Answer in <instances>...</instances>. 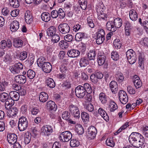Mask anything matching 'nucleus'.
<instances>
[{
  "label": "nucleus",
  "mask_w": 148,
  "mask_h": 148,
  "mask_svg": "<svg viewBox=\"0 0 148 148\" xmlns=\"http://www.w3.org/2000/svg\"><path fill=\"white\" fill-rule=\"evenodd\" d=\"M122 24V21L120 18H116L113 21H108L106 24L107 29L110 31L114 32L117 28L121 27Z\"/></svg>",
  "instance_id": "1"
},
{
  "label": "nucleus",
  "mask_w": 148,
  "mask_h": 148,
  "mask_svg": "<svg viewBox=\"0 0 148 148\" xmlns=\"http://www.w3.org/2000/svg\"><path fill=\"white\" fill-rule=\"evenodd\" d=\"M69 110L73 116L77 119L80 117V112L79 108L76 106L71 104L69 106Z\"/></svg>",
  "instance_id": "2"
},
{
  "label": "nucleus",
  "mask_w": 148,
  "mask_h": 148,
  "mask_svg": "<svg viewBox=\"0 0 148 148\" xmlns=\"http://www.w3.org/2000/svg\"><path fill=\"white\" fill-rule=\"evenodd\" d=\"M28 121L27 118L24 116H22L19 120L18 127L19 130L22 131L25 130L28 126Z\"/></svg>",
  "instance_id": "3"
},
{
  "label": "nucleus",
  "mask_w": 148,
  "mask_h": 148,
  "mask_svg": "<svg viewBox=\"0 0 148 148\" xmlns=\"http://www.w3.org/2000/svg\"><path fill=\"white\" fill-rule=\"evenodd\" d=\"M126 55L129 62L131 64L135 62L137 59L135 52L132 49L127 51L126 53Z\"/></svg>",
  "instance_id": "4"
},
{
  "label": "nucleus",
  "mask_w": 148,
  "mask_h": 148,
  "mask_svg": "<svg viewBox=\"0 0 148 148\" xmlns=\"http://www.w3.org/2000/svg\"><path fill=\"white\" fill-rule=\"evenodd\" d=\"M53 131V129L52 126L46 125L41 128L40 134L42 136H48L51 135Z\"/></svg>",
  "instance_id": "5"
},
{
  "label": "nucleus",
  "mask_w": 148,
  "mask_h": 148,
  "mask_svg": "<svg viewBox=\"0 0 148 148\" xmlns=\"http://www.w3.org/2000/svg\"><path fill=\"white\" fill-rule=\"evenodd\" d=\"M85 91L83 86L81 85L77 86L75 90L76 96L79 98H82L84 97L86 93Z\"/></svg>",
  "instance_id": "6"
},
{
  "label": "nucleus",
  "mask_w": 148,
  "mask_h": 148,
  "mask_svg": "<svg viewBox=\"0 0 148 148\" xmlns=\"http://www.w3.org/2000/svg\"><path fill=\"white\" fill-rule=\"evenodd\" d=\"M72 134L69 131H66L62 132L59 137L60 140L62 142H68L71 139Z\"/></svg>",
  "instance_id": "7"
},
{
  "label": "nucleus",
  "mask_w": 148,
  "mask_h": 148,
  "mask_svg": "<svg viewBox=\"0 0 148 148\" xmlns=\"http://www.w3.org/2000/svg\"><path fill=\"white\" fill-rule=\"evenodd\" d=\"M23 69L22 64L20 62L16 63L14 65L11 66L10 68V71L14 74L19 73L20 71Z\"/></svg>",
  "instance_id": "8"
},
{
  "label": "nucleus",
  "mask_w": 148,
  "mask_h": 148,
  "mask_svg": "<svg viewBox=\"0 0 148 148\" xmlns=\"http://www.w3.org/2000/svg\"><path fill=\"white\" fill-rule=\"evenodd\" d=\"M119 96L120 102L123 104L128 102V97L126 93L123 90H120L119 92Z\"/></svg>",
  "instance_id": "9"
},
{
  "label": "nucleus",
  "mask_w": 148,
  "mask_h": 148,
  "mask_svg": "<svg viewBox=\"0 0 148 148\" xmlns=\"http://www.w3.org/2000/svg\"><path fill=\"white\" fill-rule=\"evenodd\" d=\"M140 136V134L138 132H133L132 133L129 138L130 143L133 145H136L137 143L135 142L138 138V137Z\"/></svg>",
  "instance_id": "10"
},
{
  "label": "nucleus",
  "mask_w": 148,
  "mask_h": 148,
  "mask_svg": "<svg viewBox=\"0 0 148 148\" xmlns=\"http://www.w3.org/2000/svg\"><path fill=\"white\" fill-rule=\"evenodd\" d=\"M145 61L143 52L141 51L138 53V67L142 70L144 68V63Z\"/></svg>",
  "instance_id": "11"
},
{
  "label": "nucleus",
  "mask_w": 148,
  "mask_h": 148,
  "mask_svg": "<svg viewBox=\"0 0 148 148\" xmlns=\"http://www.w3.org/2000/svg\"><path fill=\"white\" fill-rule=\"evenodd\" d=\"M58 29L59 31L63 34L68 33L70 30L69 25L65 23L60 24L58 26Z\"/></svg>",
  "instance_id": "12"
},
{
  "label": "nucleus",
  "mask_w": 148,
  "mask_h": 148,
  "mask_svg": "<svg viewBox=\"0 0 148 148\" xmlns=\"http://www.w3.org/2000/svg\"><path fill=\"white\" fill-rule=\"evenodd\" d=\"M97 133L96 129L94 127H90L88 129L87 133L88 136L91 139H94Z\"/></svg>",
  "instance_id": "13"
},
{
  "label": "nucleus",
  "mask_w": 148,
  "mask_h": 148,
  "mask_svg": "<svg viewBox=\"0 0 148 148\" xmlns=\"http://www.w3.org/2000/svg\"><path fill=\"white\" fill-rule=\"evenodd\" d=\"M17 136L14 133H8L7 136V140L8 143L11 144H13L16 142Z\"/></svg>",
  "instance_id": "14"
},
{
  "label": "nucleus",
  "mask_w": 148,
  "mask_h": 148,
  "mask_svg": "<svg viewBox=\"0 0 148 148\" xmlns=\"http://www.w3.org/2000/svg\"><path fill=\"white\" fill-rule=\"evenodd\" d=\"M43 72L46 73H49L51 71L52 66L51 64L49 62H47L44 63L40 67Z\"/></svg>",
  "instance_id": "15"
},
{
  "label": "nucleus",
  "mask_w": 148,
  "mask_h": 148,
  "mask_svg": "<svg viewBox=\"0 0 148 148\" xmlns=\"http://www.w3.org/2000/svg\"><path fill=\"white\" fill-rule=\"evenodd\" d=\"M16 82L18 83L23 84L26 81V77L23 75H18L16 76L14 78Z\"/></svg>",
  "instance_id": "16"
},
{
  "label": "nucleus",
  "mask_w": 148,
  "mask_h": 148,
  "mask_svg": "<svg viewBox=\"0 0 148 148\" xmlns=\"http://www.w3.org/2000/svg\"><path fill=\"white\" fill-rule=\"evenodd\" d=\"M133 83L136 88H140L142 85V82L139 77L136 75H134V76Z\"/></svg>",
  "instance_id": "17"
},
{
  "label": "nucleus",
  "mask_w": 148,
  "mask_h": 148,
  "mask_svg": "<svg viewBox=\"0 0 148 148\" xmlns=\"http://www.w3.org/2000/svg\"><path fill=\"white\" fill-rule=\"evenodd\" d=\"M56 28L54 26L50 27L48 29L47 32V34L49 36H56L59 37V36L56 34Z\"/></svg>",
  "instance_id": "18"
},
{
  "label": "nucleus",
  "mask_w": 148,
  "mask_h": 148,
  "mask_svg": "<svg viewBox=\"0 0 148 148\" xmlns=\"http://www.w3.org/2000/svg\"><path fill=\"white\" fill-rule=\"evenodd\" d=\"M80 53L79 50L75 49H71L69 50L67 54L69 57L72 58L77 57L80 54Z\"/></svg>",
  "instance_id": "19"
},
{
  "label": "nucleus",
  "mask_w": 148,
  "mask_h": 148,
  "mask_svg": "<svg viewBox=\"0 0 148 148\" xmlns=\"http://www.w3.org/2000/svg\"><path fill=\"white\" fill-rule=\"evenodd\" d=\"M109 85L112 92L114 94L116 93L118 90L117 82L114 81H112L110 82Z\"/></svg>",
  "instance_id": "20"
},
{
  "label": "nucleus",
  "mask_w": 148,
  "mask_h": 148,
  "mask_svg": "<svg viewBox=\"0 0 148 148\" xmlns=\"http://www.w3.org/2000/svg\"><path fill=\"white\" fill-rule=\"evenodd\" d=\"M9 95L10 98H11L14 101H18L20 97L19 93L17 91H13L10 92L9 93Z\"/></svg>",
  "instance_id": "21"
},
{
  "label": "nucleus",
  "mask_w": 148,
  "mask_h": 148,
  "mask_svg": "<svg viewBox=\"0 0 148 148\" xmlns=\"http://www.w3.org/2000/svg\"><path fill=\"white\" fill-rule=\"evenodd\" d=\"M130 18L133 21H135L138 18V14L136 10L132 9L129 12Z\"/></svg>",
  "instance_id": "22"
},
{
  "label": "nucleus",
  "mask_w": 148,
  "mask_h": 148,
  "mask_svg": "<svg viewBox=\"0 0 148 148\" xmlns=\"http://www.w3.org/2000/svg\"><path fill=\"white\" fill-rule=\"evenodd\" d=\"M138 139L136 140L135 142L137 143L136 145H133L134 147L139 148L142 146L144 143V139L142 135L140 134V136L138 137Z\"/></svg>",
  "instance_id": "23"
},
{
  "label": "nucleus",
  "mask_w": 148,
  "mask_h": 148,
  "mask_svg": "<svg viewBox=\"0 0 148 148\" xmlns=\"http://www.w3.org/2000/svg\"><path fill=\"white\" fill-rule=\"evenodd\" d=\"M46 107L47 109L52 110H55L57 109V106L54 102L52 101H49L47 103Z\"/></svg>",
  "instance_id": "24"
},
{
  "label": "nucleus",
  "mask_w": 148,
  "mask_h": 148,
  "mask_svg": "<svg viewBox=\"0 0 148 148\" xmlns=\"http://www.w3.org/2000/svg\"><path fill=\"white\" fill-rule=\"evenodd\" d=\"M46 85L50 88H54L55 86V83L54 80L51 78H48L46 79Z\"/></svg>",
  "instance_id": "25"
},
{
  "label": "nucleus",
  "mask_w": 148,
  "mask_h": 148,
  "mask_svg": "<svg viewBox=\"0 0 148 148\" xmlns=\"http://www.w3.org/2000/svg\"><path fill=\"white\" fill-rule=\"evenodd\" d=\"M25 19L27 23L29 24L32 21V16L29 10L27 11L25 14Z\"/></svg>",
  "instance_id": "26"
},
{
  "label": "nucleus",
  "mask_w": 148,
  "mask_h": 148,
  "mask_svg": "<svg viewBox=\"0 0 148 148\" xmlns=\"http://www.w3.org/2000/svg\"><path fill=\"white\" fill-rule=\"evenodd\" d=\"M19 27V23L18 21L14 20L11 23L10 29L12 32H14L16 31Z\"/></svg>",
  "instance_id": "27"
},
{
  "label": "nucleus",
  "mask_w": 148,
  "mask_h": 148,
  "mask_svg": "<svg viewBox=\"0 0 148 148\" xmlns=\"http://www.w3.org/2000/svg\"><path fill=\"white\" fill-rule=\"evenodd\" d=\"M99 113L106 121L109 120V117L106 111L102 108H100L98 110Z\"/></svg>",
  "instance_id": "28"
},
{
  "label": "nucleus",
  "mask_w": 148,
  "mask_h": 148,
  "mask_svg": "<svg viewBox=\"0 0 148 148\" xmlns=\"http://www.w3.org/2000/svg\"><path fill=\"white\" fill-rule=\"evenodd\" d=\"M41 18L43 21L48 22L51 19V15L47 12H44L41 14Z\"/></svg>",
  "instance_id": "29"
},
{
  "label": "nucleus",
  "mask_w": 148,
  "mask_h": 148,
  "mask_svg": "<svg viewBox=\"0 0 148 148\" xmlns=\"http://www.w3.org/2000/svg\"><path fill=\"white\" fill-rule=\"evenodd\" d=\"M117 106L115 102L110 99L109 101V108L111 112H114L117 108Z\"/></svg>",
  "instance_id": "30"
},
{
  "label": "nucleus",
  "mask_w": 148,
  "mask_h": 148,
  "mask_svg": "<svg viewBox=\"0 0 148 148\" xmlns=\"http://www.w3.org/2000/svg\"><path fill=\"white\" fill-rule=\"evenodd\" d=\"M48 98V96L47 93L45 92H42L39 96V100L42 102H46Z\"/></svg>",
  "instance_id": "31"
},
{
  "label": "nucleus",
  "mask_w": 148,
  "mask_h": 148,
  "mask_svg": "<svg viewBox=\"0 0 148 148\" xmlns=\"http://www.w3.org/2000/svg\"><path fill=\"white\" fill-rule=\"evenodd\" d=\"M89 62L87 58L85 57L82 58L79 61V65L81 67H84L88 64Z\"/></svg>",
  "instance_id": "32"
},
{
  "label": "nucleus",
  "mask_w": 148,
  "mask_h": 148,
  "mask_svg": "<svg viewBox=\"0 0 148 148\" xmlns=\"http://www.w3.org/2000/svg\"><path fill=\"white\" fill-rule=\"evenodd\" d=\"M99 99L102 104H105L107 103L108 97L106 94L103 92H101L99 96Z\"/></svg>",
  "instance_id": "33"
},
{
  "label": "nucleus",
  "mask_w": 148,
  "mask_h": 148,
  "mask_svg": "<svg viewBox=\"0 0 148 148\" xmlns=\"http://www.w3.org/2000/svg\"><path fill=\"white\" fill-rule=\"evenodd\" d=\"M5 102V107L7 109L12 107L14 103V101L11 98H10V99L9 97Z\"/></svg>",
  "instance_id": "34"
},
{
  "label": "nucleus",
  "mask_w": 148,
  "mask_h": 148,
  "mask_svg": "<svg viewBox=\"0 0 148 148\" xmlns=\"http://www.w3.org/2000/svg\"><path fill=\"white\" fill-rule=\"evenodd\" d=\"M106 59V57L104 55L98 56L97 58L98 64L99 66L103 64Z\"/></svg>",
  "instance_id": "35"
},
{
  "label": "nucleus",
  "mask_w": 148,
  "mask_h": 148,
  "mask_svg": "<svg viewBox=\"0 0 148 148\" xmlns=\"http://www.w3.org/2000/svg\"><path fill=\"white\" fill-rule=\"evenodd\" d=\"M81 116L83 121L87 123L89 121V116L87 112H82L81 113Z\"/></svg>",
  "instance_id": "36"
},
{
  "label": "nucleus",
  "mask_w": 148,
  "mask_h": 148,
  "mask_svg": "<svg viewBox=\"0 0 148 148\" xmlns=\"http://www.w3.org/2000/svg\"><path fill=\"white\" fill-rule=\"evenodd\" d=\"M13 46L16 48L21 47L23 44V42L21 40H14L13 42Z\"/></svg>",
  "instance_id": "37"
},
{
  "label": "nucleus",
  "mask_w": 148,
  "mask_h": 148,
  "mask_svg": "<svg viewBox=\"0 0 148 148\" xmlns=\"http://www.w3.org/2000/svg\"><path fill=\"white\" fill-rule=\"evenodd\" d=\"M86 90L85 92L88 94H90L92 92V89L88 83H85L83 86Z\"/></svg>",
  "instance_id": "38"
},
{
  "label": "nucleus",
  "mask_w": 148,
  "mask_h": 148,
  "mask_svg": "<svg viewBox=\"0 0 148 148\" xmlns=\"http://www.w3.org/2000/svg\"><path fill=\"white\" fill-rule=\"evenodd\" d=\"M96 53L95 51L90 50L87 54L88 59L90 60H94L95 58Z\"/></svg>",
  "instance_id": "39"
},
{
  "label": "nucleus",
  "mask_w": 148,
  "mask_h": 148,
  "mask_svg": "<svg viewBox=\"0 0 148 148\" xmlns=\"http://www.w3.org/2000/svg\"><path fill=\"white\" fill-rule=\"evenodd\" d=\"M78 48L79 51L83 53L85 51L86 49V44L82 42H81L78 45Z\"/></svg>",
  "instance_id": "40"
},
{
  "label": "nucleus",
  "mask_w": 148,
  "mask_h": 148,
  "mask_svg": "<svg viewBox=\"0 0 148 148\" xmlns=\"http://www.w3.org/2000/svg\"><path fill=\"white\" fill-rule=\"evenodd\" d=\"M113 45L117 49H119L122 46L120 40L117 38L114 40Z\"/></svg>",
  "instance_id": "41"
},
{
  "label": "nucleus",
  "mask_w": 148,
  "mask_h": 148,
  "mask_svg": "<svg viewBox=\"0 0 148 148\" xmlns=\"http://www.w3.org/2000/svg\"><path fill=\"white\" fill-rule=\"evenodd\" d=\"M9 97L8 94L5 92H3L0 95V100L3 102H5Z\"/></svg>",
  "instance_id": "42"
},
{
  "label": "nucleus",
  "mask_w": 148,
  "mask_h": 148,
  "mask_svg": "<svg viewBox=\"0 0 148 148\" xmlns=\"http://www.w3.org/2000/svg\"><path fill=\"white\" fill-rule=\"evenodd\" d=\"M18 112V110L15 107V109H12L9 110L8 115L10 117H13L16 116Z\"/></svg>",
  "instance_id": "43"
},
{
  "label": "nucleus",
  "mask_w": 148,
  "mask_h": 148,
  "mask_svg": "<svg viewBox=\"0 0 148 148\" xmlns=\"http://www.w3.org/2000/svg\"><path fill=\"white\" fill-rule=\"evenodd\" d=\"M78 2L81 8L85 10L87 7V2L86 0H79Z\"/></svg>",
  "instance_id": "44"
},
{
  "label": "nucleus",
  "mask_w": 148,
  "mask_h": 148,
  "mask_svg": "<svg viewBox=\"0 0 148 148\" xmlns=\"http://www.w3.org/2000/svg\"><path fill=\"white\" fill-rule=\"evenodd\" d=\"M10 5L14 8H17L19 6L18 0H10Z\"/></svg>",
  "instance_id": "45"
},
{
  "label": "nucleus",
  "mask_w": 148,
  "mask_h": 148,
  "mask_svg": "<svg viewBox=\"0 0 148 148\" xmlns=\"http://www.w3.org/2000/svg\"><path fill=\"white\" fill-rule=\"evenodd\" d=\"M45 57H40V58H38L37 61V62L38 66L39 67L41 66L42 64L46 62L45 61Z\"/></svg>",
  "instance_id": "46"
},
{
  "label": "nucleus",
  "mask_w": 148,
  "mask_h": 148,
  "mask_svg": "<svg viewBox=\"0 0 148 148\" xmlns=\"http://www.w3.org/2000/svg\"><path fill=\"white\" fill-rule=\"evenodd\" d=\"M79 145V141L75 139H71L70 142V145L72 147H77Z\"/></svg>",
  "instance_id": "47"
},
{
  "label": "nucleus",
  "mask_w": 148,
  "mask_h": 148,
  "mask_svg": "<svg viewBox=\"0 0 148 148\" xmlns=\"http://www.w3.org/2000/svg\"><path fill=\"white\" fill-rule=\"evenodd\" d=\"M35 73L33 70L29 69L27 72V77L30 79H33L35 76Z\"/></svg>",
  "instance_id": "48"
},
{
  "label": "nucleus",
  "mask_w": 148,
  "mask_h": 148,
  "mask_svg": "<svg viewBox=\"0 0 148 148\" xmlns=\"http://www.w3.org/2000/svg\"><path fill=\"white\" fill-rule=\"evenodd\" d=\"M111 57L113 60L116 61L119 59V55L116 51H113L111 53Z\"/></svg>",
  "instance_id": "49"
},
{
  "label": "nucleus",
  "mask_w": 148,
  "mask_h": 148,
  "mask_svg": "<svg viewBox=\"0 0 148 148\" xmlns=\"http://www.w3.org/2000/svg\"><path fill=\"white\" fill-rule=\"evenodd\" d=\"M70 117V113L67 111H64L62 113V117L65 120H69Z\"/></svg>",
  "instance_id": "50"
},
{
  "label": "nucleus",
  "mask_w": 148,
  "mask_h": 148,
  "mask_svg": "<svg viewBox=\"0 0 148 148\" xmlns=\"http://www.w3.org/2000/svg\"><path fill=\"white\" fill-rule=\"evenodd\" d=\"M27 53L26 51L21 52L18 56L19 59L21 60H25L27 57Z\"/></svg>",
  "instance_id": "51"
},
{
  "label": "nucleus",
  "mask_w": 148,
  "mask_h": 148,
  "mask_svg": "<svg viewBox=\"0 0 148 148\" xmlns=\"http://www.w3.org/2000/svg\"><path fill=\"white\" fill-rule=\"evenodd\" d=\"M31 135H29V133L25 134L24 138V142L25 144H28L31 139Z\"/></svg>",
  "instance_id": "52"
},
{
  "label": "nucleus",
  "mask_w": 148,
  "mask_h": 148,
  "mask_svg": "<svg viewBox=\"0 0 148 148\" xmlns=\"http://www.w3.org/2000/svg\"><path fill=\"white\" fill-rule=\"evenodd\" d=\"M106 143L107 145L111 147H114L115 145L114 143L111 138L107 139L106 140Z\"/></svg>",
  "instance_id": "53"
},
{
  "label": "nucleus",
  "mask_w": 148,
  "mask_h": 148,
  "mask_svg": "<svg viewBox=\"0 0 148 148\" xmlns=\"http://www.w3.org/2000/svg\"><path fill=\"white\" fill-rule=\"evenodd\" d=\"M86 109L90 112H92L94 110L93 105L90 103H88L86 105Z\"/></svg>",
  "instance_id": "54"
},
{
  "label": "nucleus",
  "mask_w": 148,
  "mask_h": 148,
  "mask_svg": "<svg viewBox=\"0 0 148 148\" xmlns=\"http://www.w3.org/2000/svg\"><path fill=\"white\" fill-rule=\"evenodd\" d=\"M60 70L62 73H65L67 70V65L65 64L61 65L60 67Z\"/></svg>",
  "instance_id": "55"
},
{
  "label": "nucleus",
  "mask_w": 148,
  "mask_h": 148,
  "mask_svg": "<svg viewBox=\"0 0 148 148\" xmlns=\"http://www.w3.org/2000/svg\"><path fill=\"white\" fill-rule=\"evenodd\" d=\"M97 37H105V34L104 30L102 29H100L97 32Z\"/></svg>",
  "instance_id": "56"
},
{
  "label": "nucleus",
  "mask_w": 148,
  "mask_h": 148,
  "mask_svg": "<svg viewBox=\"0 0 148 148\" xmlns=\"http://www.w3.org/2000/svg\"><path fill=\"white\" fill-rule=\"evenodd\" d=\"M59 17L60 19L63 18L65 16L64 11L61 8H60L58 11Z\"/></svg>",
  "instance_id": "57"
},
{
  "label": "nucleus",
  "mask_w": 148,
  "mask_h": 148,
  "mask_svg": "<svg viewBox=\"0 0 148 148\" xmlns=\"http://www.w3.org/2000/svg\"><path fill=\"white\" fill-rule=\"evenodd\" d=\"M98 18L100 20H107V16L106 14L104 13H103L97 14Z\"/></svg>",
  "instance_id": "58"
},
{
  "label": "nucleus",
  "mask_w": 148,
  "mask_h": 148,
  "mask_svg": "<svg viewBox=\"0 0 148 148\" xmlns=\"http://www.w3.org/2000/svg\"><path fill=\"white\" fill-rule=\"evenodd\" d=\"M117 80L119 82H121L123 81L124 77L122 73H119L116 75V76Z\"/></svg>",
  "instance_id": "59"
},
{
  "label": "nucleus",
  "mask_w": 148,
  "mask_h": 148,
  "mask_svg": "<svg viewBox=\"0 0 148 148\" xmlns=\"http://www.w3.org/2000/svg\"><path fill=\"white\" fill-rule=\"evenodd\" d=\"M8 85L7 82L4 81L0 84V90L1 91H4L5 89V87Z\"/></svg>",
  "instance_id": "60"
},
{
  "label": "nucleus",
  "mask_w": 148,
  "mask_h": 148,
  "mask_svg": "<svg viewBox=\"0 0 148 148\" xmlns=\"http://www.w3.org/2000/svg\"><path fill=\"white\" fill-rule=\"evenodd\" d=\"M77 132L79 134H82L84 132L83 127L81 125H79L77 128Z\"/></svg>",
  "instance_id": "61"
},
{
  "label": "nucleus",
  "mask_w": 148,
  "mask_h": 148,
  "mask_svg": "<svg viewBox=\"0 0 148 148\" xmlns=\"http://www.w3.org/2000/svg\"><path fill=\"white\" fill-rule=\"evenodd\" d=\"M87 21L88 25L90 27L93 28L94 27V24L92 22V20L90 17L87 18Z\"/></svg>",
  "instance_id": "62"
},
{
  "label": "nucleus",
  "mask_w": 148,
  "mask_h": 148,
  "mask_svg": "<svg viewBox=\"0 0 148 148\" xmlns=\"http://www.w3.org/2000/svg\"><path fill=\"white\" fill-rule=\"evenodd\" d=\"M127 89L128 92L130 94H134L135 93L136 91L135 89L130 86L127 87Z\"/></svg>",
  "instance_id": "63"
},
{
  "label": "nucleus",
  "mask_w": 148,
  "mask_h": 148,
  "mask_svg": "<svg viewBox=\"0 0 148 148\" xmlns=\"http://www.w3.org/2000/svg\"><path fill=\"white\" fill-rule=\"evenodd\" d=\"M140 42L142 44L148 46V38H142Z\"/></svg>",
  "instance_id": "64"
}]
</instances>
